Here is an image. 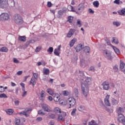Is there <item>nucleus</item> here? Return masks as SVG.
<instances>
[{"label": "nucleus", "mask_w": 125, "mask_h": 125, "mask_svg": "<svg viewBox=\"0 0 125 125\" xmlns=\"http://www.w3.org/2000/svg\"><path fill=\"white\" fill-rule=\"evenodd\" d=\"M84 79H85L84 80L81 78L80 83L83 95L86 97L88 94V86L91 84V78L86 77Z\"/></svg>", "instance_id": "1"}, {"label": "nucleus", "mask_w": 125, "mask_h": 125, "mask_svg": "<svg viewBox=\"0 0 125 125\" xmlns=\"http://www.w3.org/2000/svg\"><path fill=\"white\" fill-rule=\"evenodd\" d=\"M13 21L17 25H21V24H23L24 22L23 18L19 14H16L14 16Z\"/></svg>", "instance_id": "2"}, {"label": "nucleus", "mask_w": 125, "mask_h": 125, "mask_svg": "<svg viewBox=\"0 0 125 125\" xmlns=\"http://www.w3.org/2000/svg\"><path fill=\"white\" fill-rule=\"evenodd\" d=\"M66 102L68 105H69V108H72V107H74L75 105H76V99L74 98L73 97H71L68 98Z\"/></svg>", "instance_id": "3"}, {"label": "nucleus", "mask_w": 125, "mask_h": 125, "mask_svg": "<svg viewBox=\"0 0 125 125\" xmlns=\"http://www.w3.org/2000/svg\"><path fill=\"white\" fill-rule=\"evenodd\" d=\"M9 15L6 13H3L0 15V21H6V20H9Z\"/></svg>", "instance_id": "4"}, {"label": "nucleus", "mask_w": 125, "mask_h": 125, "mask_svg": "<svg viewBox=\"0 0 125 125\" xmlns=\"http://www.w3.org/2000/svg\"><path fill=\"white\" fill-rule=\"evenodd\" d=\"M103 54L105 58H106V59H108V60H112V59H113V57H112L111 52H110V51L107 50H104L103 51Z\"/></svg>", "instance_id": "5"}, {"label": "nucleus", "mask_w": 125, "mask_h": 125, "mask_svg": "<svg viewBox=\"0 0 125 125\" xmlns=\"http://www.w3.org/2000/svg\"><path fill=\"white\" fill-rule=\"evenodd\" d=\"M32 110L33 109L32 108L26 109L25 111L20 112V115H24L25 117H29Z\"/></svg>", "instance_id": "6"}, {"label": "nucleus", "mask_w": 125, "mask_h": 125, "mask_svg": "<svg viewBox=\"0 0 125 125\" xmlns=\"http://www.w3.org/2000/svg\"><path fill=\"white\" fill-rule=\"evenodd\" d=\"M0 6L1 8H6L8 6L7 0H0Z\"/></svg>", "instance_id": "7"}, {"label": "nucleus", "mask_w": 125, "mask_h": 125, "mask_svg": "<svg viewBox=\"0 0 125 125\" xmlns=\"http://www.w3.org/2000/svg\"><path fill=\"white\" fill-rule=\"evenodd\" d=\"M102 85L104 90H109V89H110V85L109 84V82L108 81H104L102 83Z\"/></svg>", "instance_id": "8"}, {"label": "nucleus", "mask_w": 125, "mask_h": 125, "mask_svg": "<svg viewBox=\"0 0 125 125\" xmlns=\"http://www.w3.org/2000/svg\"><path fill=\"white\" fill-rule=\"evenodd\" d=\"M67 116V113L65 112H62L61 114L58 116V121H62L63 122L65 121V117Z\"/></svg>", "instance_id": "9"}, {"label": "nucleus", "mask_w": 125, "mask_h": 125, "mask_svg": "<svg viewBox=\"0 0 125 125\" xmlns=\"http://www.w3.org/2000/svg\"><path fill=\"white\" fill-rule=\"evenodd\" d=\"M110 95H107L104 100V104L106 106H111V104H110Z\"/></svg>", "instance_id": "10"}, {"label": "nucleus", "mask_w": 125, "mask_h": 125, "mask_svg": "<svg viewBox=\"0 0 125 125\" xmlns=\"http://www.w3.org/2000/svg\"><path fill=\"white\" fill-rule=\"evenodd\" d=\"M118 121L125 125V117L123 114L118 115Z\"/></svg>", "instance_id": "11"}, {"label": "nucleus", "mask_w": 125, "mask_h": 125, "mask_svg": "<svg viewBox=\"0 0 125 125\" xmlns=\"http://www.w3.org/2000/svg\"><path fill=\"white\" fill-rule=\"evenodd\" d=\"M14 123L16 125H22L24 124L23 122H22V119H20V118H16Z\"/></svg>", "instance_id": "12"}, {"label": "nucleus", "mask_w": 125, "mask_h": 125, "mask_svg": "<svg viewBox=\"0 0 125 125\" xmlns=\"http://www.w3.org/2000/svg\"><path fill=\"white\" fill-rule=\"evenodd\" d=\"M83 45L82 43L78 44L75 47L76 52H80V51H81V50H82L83 48Z\"/></svg>", "instance_id": "13"}, {"label": "nucleus", "mask_w": 125, "mask_h": 125, "mask_svg": "<svg viewBox=\"0 0 125 125\" xmlns=\"http://www.w3.org/2000/svg\"><path fill=\"white\" fill-rule=\"evenodd\" d=\"M76 30L74 29H70L67 34L66 37L67 38H71L73 35L75 33Z\"/></svg>", "instance_id": "14"}, {"label": "nucleus", "mask_w": 125, "mask_h": 125, "mask_svg": "<svg viewBox=\"0 0 125 125\" xmlns=\"http://www.w3.org/2000/svg\"><path fill=\"white\" fill-rule=\"evenodd\" d=\"M83 11V6H81V5H79V7L78 9V11L76 12V14L81 15Z\"/></svg>", "instance_id": "15"}, {"label": "nucleus", "mask_w": 125, "mask_h": 125, "mask_svg": "<svg viewBox=\"0 0 125 125\" xmlns=\"http://www.w3.org/2000/svg\"><path fill=\"white\" fill-rule=\"evenodd\" d=\"M42 108L43 109L45 112H50V109H49V106L46 104H43L42 105Z\"/></svg>", "instance_id": "16"}, {"label": "nucleus", "mask_w": 125, "mask_h": 125, "mask_svg": "<svg viewBox=\"0 0 125 125\" xmlns=\"http://www.w3.org/2000/svg\"><path fill=\"white\" fill-rule=\"evenodd\" d=\"M117 111L118 115H123V113L125 112V109H124V108L119 107V108L117 109Z\"/></svg>", "instance_id": "17"}, {"label": "nucleus", "mask_w": 125, "mask_h": 125, "mask_svg": "<svg viewBox=\"0 0 125 125\" xmlns=\"http://www.w3.org/2000/svg\"><path fill=\"white\" fill-rule=\"evenodd\" d=\"M120 68L123 72L125 71V64L122 61L120 62Z\"/></svg>", "instance_id": "18"}, {"label": "nucleus", "mask_w": 125, "mask_h": 125, "mask_svg": "<svg viewBox=\"0 0 125 125\" xmlns=\"http://www.w3.org/2000/svg\"><path fill=\"white\" fill-rule=\"evenodd\" d=\"M86 61H85L83 59H81L80 61V65L81 66V67H85L86 66V65H87V64H86Z\"/></svg>", "instance_id": "19"}, {"label": "nucleus", "mask_w": 125, "mask_h": 125, "mask_svg": "<svg viewBox=\"0 0 125 125\" xmlns=\"http://www.w3.org/2000/svg\"><path fill=\"white\" fill-rule=\"evenodd\" d=\"M26 40H27V37H26V36H19V41H20V42H26Z\"/></svg>", "instance_id": "20"}, {"label": "nucleus", "mask_w": 125, "mask_h": 125, "mask_svg": "<svg viewBox=\"0 0 125 125\" xmlns=\"http://www.w3.org/2000/svg\"><path fill=\"white\" fill-rule=\"evenodd\" d=\"M36 79L34 78V77H32L30 81V84H32L33 86H35L36 85Z\"/></svg>", "instance_id": "21"}, {"label": "nucleus", "mask_w": 125, "mask_h": 125, "mask_svg": "<svg viewBox=\"0 0 125 125\" xmlns=\"http://www.w3.org/2000/svg\"><path fill=\"white\" fill-rule=\"evenodd\" d=\"M60 100V96L58 94H56L55 96H54V101L55 102H59Z\"/></svg>", "instance_id": "22"}, {"label": "nucleus", "mask_w": 125, "mask_h": 125, "mask_svg": "<svg viewBox=\"0 0 125 125\" xmlns=\"http://www.w3.org/2000/svg\"><path fill=\"white\" fill-rule=\"evenodd\" d=\"M76 42L77 39H73L69 42V46H70V47H72V46H74V44H75V42Z\"/></svg>", "instance_id": "23"}, {"label": "nucleus", "mask_w": 125, "mask_h": 125, "mask_svg": "<svg viewBox=\"0 0 125 125\" xmlns=\"http://www.w3.org/2000/svg\"><path fill=\"white\" fill-rule=\"evenodd\" d=\"M118 14L119 15H122V16H125V8H123L121 10L118 11Z\"/></svg>", "instance_id": "24"}, {"label": "nucleus", "mask_w": 125, "mask_h": 125, "mask_svg": "<svg viewBox=\"0 0 125 125\" xmlns=\"http://www.w3.org/2000/svg\"><path fill=\"white\" fill-rule=\"evenodd\" d=\"M83 51L85 52V53H89L90 51V48H89L88 46H83Z\"/></svg>", "instance_id": "25"}, {"label": "nucleus", "mask_w": 125, "mask_h": 125, "mask_svg": "<svg viewBox=\"0 0 125 125\" xmlns=\"http://www.w3.org/2000/svg\"><path fill=\"white\" fill-rule=\"evenodd\" d=\"M112 48L116 54H121V51L119 49L114 46H112Z\"/></svg>", "instance_id": "26"}, {"label": "nucleus", "mask_w": 125, "mask_h": 125, "mask_svg": "<svg viewBox=\"0 0 125 125\" xmlns=\"http://www.w3.org/2000/svg\"><path fill=\"white\" fill-rule=\"evenodd\" d=\"M78 109L79 111L80 112H83V111H84L85 110V106L83 105H80L78 107Z\"/></svg>", "instance_id": "27"}, {"label": "nucleus", "mask_w": 125, "mask_h": 125, "mask_svg": "<svg viewBox=\"0 0 125 125\" xmlns=\"http://www.w3.org/2000/svg\"><path fill=\"white\" fill-rule=\"evenodd\" d=\"M79 74H80V76L81 77V80H80V83L82 81V79H84L85 77V76H84V73L83 72V71H80L79 72Z\"/></svg>", "instance_id": "28"}, {"label": "nucleus", "mask_w": 125, "mask_h": 125, "mask_svg": "<svg viewBox=\"0 0 125 125\" xmlns=\"http://www.w3.org/2000/svg\"><path fill=\"white\" fill-rule=\"evenodd\" d=\"M68 8L69 9V11H71L72 12H77V11H76V10H75V8H74V7L71 5H69L68 6Z\"/></svg>", "instance_id": "29"}, {"label": "nucleus", "mask_w": 125, "mask_h": 125, "mask_svg": "<svg viewBox=\"0 0 125 125\" xmlns=\"http://www.w3.org/2000/svg\"><path fill=\"white\" fill-rule=\"evenodd\" d=\"M46 91H47V93L50 94V95H53V94H54V91H53V90H52V89H51L50 88H48L46 90Z\"/></svg>", "instance_id": "30"}, {"label": "nucleus", "mask_w": 125, "mask_h": 125, "mask_svg": "<svg viewBox=\"0 0 125 125\" xmlns=\"http://www.w3.org/2000/svg\"><path fill=\"white\" fill-rule=\"evenodd\" d=\"M0 51L1 52H7L8 51V49L6 47H2L0 49Z\"/></svg>", "instance_id": "31"}, {"label": "nucleus", "mask_w": 125, "mask_h": 125, "mask_svg": "<svg viewBox=\"0 0 125 125\" xmlns=\"http://www.w3.org/2000/svg\"><path fill=\"white\" fill-rule=\"evenodd\" d=\"M58 13L59 14L58 16V18H61V16L64 14V11L63 10H59Z\"/></svg>", "instance_id": "32"}, {"label": "nucleus", "mask_w": 125, "mask_h": 125, "mask_svg": "<svg viewBox=\"0 0 125 125\" xmlns=\"http://www.w3.org/2000/svg\"><path fill=\"white\" fill-rule=\"evenodd\" d=\"M54 112L55 113H60V114H61V113H62V111H61V109H60V108H59V107L55 108L54 109Z\"/></svg>", "instance_id": "33"}, {"label": "nucleus", "mask_w": 125, "mask_h": 125, "mask_svg": "<svg viewBox=\"0 0 125 125\" xmlns=\"http://www.w3.org/2000/svg\"><path fill=\"white\" fill-rule=\"evenodd\" d=\"M93 4L95 7L98 8L99 7V2L97 0H96L93 2Z\"/></svg>", "instance_id": "34"}, {"label": "nucleus", "mask_w": 125, "mask_h": 125, "mask_svg": "<svg viewBox=\"0 0 125 125\" xmlns=\"http://www.w3.org/2000/svg\"><path fill=\"white\" fill-rule=\"evenodd\" d=\"M7 114H8V115H11L12 114H13L14 110H13V109H7V110L6 111Z\"/></svg>", "instance_id": "35"}, {"label": "nucleus", "mask_w": 125, "mask_h": 125, "mask_svg": "<svg viewBox=\"0 0 125 125\" xmlns=\"http://www.w3.org/2000/svg\"><path fill=\"white\" fill-rule=\"evenodd\" d=\"M49 69L48 68H45V69H43V73L44 75H49Z\"/></svg>", "instance_id": "36"}, {"label": "nucleus", "mask_w": 125, "mask_h": 125, "mask_svg": "<svg viewBox=\"0 0 125 125\" xmlns=\"http://www.w3.org/2000/svg\"><path fill=\"white\" fill-rule=\"evenodd\" d=\"M45 96H46V95L45 94V92H44V91L43 90H42L41 93V98H45Z\"/></svg>", "instance_id": "37"}, {"label": "nucleus", "mask_w": 125, "mask_h": 125, "mask_svg": "<svg viewBox=\"0 0 125 125\" xmlns=\"http://www.w3.org/2000/svg\"><path fill=\"white\" fill-rule=\"evenodd\" d=\"M113 70L115 72H118V71H119V66L118 65L116 64L113 66Z\"/></svg>", "instance_id": "38"}, {"label": "nucleus", "mask_w": 125, "mask_h": 125, "mask_svg": "<svg viewBox=\"0 0 125 125\" xmlns=\"http://www.w3.org/2000/svg\"><path fill=\"white\" fill-rule=\"evenodd\" d=\"M112 105H117L118 103H119V101L118 100L113 99L112 101Z\"/></svg>", "instance_id": "39"}, {"label": "nucleus", "mask_w": 125, "mask_h": 125, "mask_svg": "<svg viewBox=\"0 0 125 125\" xmlns=\"http://www.w3.org/2000/svg\"><path fill=\"white\" fill-rule=\"evenodd\" d=\"M49 118H50V119H55V118H56V115H55V114H53V113H50V114H49Z\"/></svg>", "instance_id": "40"}, {"label": "nucleus", "mask_w": 125, "mask_h": 125, "mask_svg": "<svg viewBox=\"0 0 125 125\" xmlns=\"http://www.w3.org/2000/svg\"><path fill=\"white\" fill-rule=\"evenodd\" d=\"M113 42H114L116 44L119 43V41L118 40V38H116L115 37L112 38Z\"/></svg>", "instance_id": "41"}, {"label": "nucleus", "mask_w": 125, "mask_h": 125, "mask_svg": "<svg viewBox=\"0 0 125 125\" xmlns=\"http://www.w3.org/2000/svg\"><path fill=\"white\" fill-rule=\"evenodd\" d=\"M73 20H74V18L73 17H68V22H69V23H72L73 22Z\"/></svg>", "instance_id": "42"}, {"label": "nucleus", "mask_w": 125, "mask_h": 125, "mask_svg": "<svg viewBox=\"0 0 125 125\" xmlns=\"http://www.w3.org/2000/svg\"><path fill=\"white\" fill-rule=\"evenodd\" d=\"M59 51L58 50H57V49H55L54 51V53L55 54V55H57V56H59L60 53H59Z\"/></svg>", "instance_id": "43"}, {"label": "nucleus", "mask_w": 125, "mask_h": 125, "mask_svg": "<svg viewBox=\"0 0 125 125\" xmlns=\"http://www.w3.org/2000/svg\"><path fill=\"white\" fill-rule=\"evenodd\" d=\"M33 78L34 79H35V80H38V78L39 77V74H38V73H33Z\"/></svg>", "instance_id": "44"}, {"label": "nucleus", "mask_w": 125, "mask_h": 125, "mask_svg": "<svg viewBox=\"0 0 125 125\" xmlns=\"http://www.w3.org/2000/svg\"><path fill=\"white\" fill-rule=\"evenodd\" d=\"M8 97L6 96V94L4 93L0 94V98H7Z\"/></svg>", "instance_id": "45"}, {"label": "nucleus", "mask_w": 125, "mask_h": 125, "mask_svg": "<svg viewBox=\"0 0 125 125\" xmlns=\"http://www.w3.org/2000/svg\"><path fill=\"white\" fill-rule=\"evenodd\" d=\"M113 24L114 26H116V27H119V26H120V25H121V24H120V22H119L118 21H113Z\"/></svg>", "instance_id": "46"}, {"label": "nucleus", "mask_w": 125, "mask_h": 125, "mask_svg": "<svg viewBox=\"0 0 125 125\" xmlns=\"http://www.w3.org/2000/svg\"><path fill=\"white\" fill-rule=\"evenodd\" d=\"M76 112H77V109L76 108L73 109L71 112V116H75L76 115Z\"/></svg>", "instance_id": "47"}, {"label": "nucleus", "mask_w": 125, "mask_h": 125, "mask_svg": "<svg viewBox=\"0 0 125 125\" xmlns=\"http://www.w3.org/2000/svg\"><path fill=\"white\" fill-rule=\"evenodd\" d=\"M48 52H50V53H52L53 52V47H50L47 50Z\"/></svg>", "instance_id": "48"}, {"label": "nucleus", "mask_w": 125, "mask_h": 125, "mask_svg": "<svg viewBox=\"0 0 125 125\" xmlns=\"http://www.w3.org/2000/svg\"><path fill=\"white\" fill-rule=\"evenodd\" d=\"M74 94L76 95V96H78V94L79 93V92L78 91V88H75L74 89Z\"/></svg>", "instance_id": "49"}, {"label": "nucleus", "mask_w": 125, "mask_h": 125, "mask_svg": "<svg viewBox=\"0 0 125 125\" xmlns=\"http://www.w3.org/2000/svg\"><path fill=\"white\" fill-rule=\"evenodd\" d=\"M63 94L64 96H68V95L69 94V93L68 91L65 90L63 92Z\"/></svg>", "instance_id": "50"}, {"label": "nucleus", "mask_w": 125, "mask_h": 125, "mask_svg": "<svg viewBox=\"0 0 125 125\" xmlns=\"http://www.w3.org/2000/svg\"><path fill=\"white\" fill-rule=\"evenodd\" d=\"M89 71H91V72H94V71H95V67H94V66L90 67Z\"/></svg>", "instance_id": "51"}, {"label": "nucleus", "mask_w": 125, "mask_h": 125, "mask_svg": "<svg viewBox=\"0 0 125 125\" xmlns=\"http://www.w3.org/2000/svg\"><path fill=\"white\" fill-rule=\"evenodd\" d=\"M22 91L23 92H22V97H25V96L27 95V91H26L25 90H22Z\"/></svg>", "instance_id": "52"}, {"label": "nucleus", "mask_w": 125, "mask_h": 125, "mask_svg": "<svg viewBox=\"0 0 125 125\" xmlns=\"http://www.w3.org/2000/svg\"><path fill=\"white\" fill-rule=\"evenodd\" d=\"M42 50V48L41 47H37L35 50L36 52H40Z\"/></svg>", "instance_id": "53"}, {"label": "nucleus", "mask_w": 125, "mask_h": 125, "mask_svg": "<svg viewBox=\"0 0 125 125\" xmlns=\"http://www.w3.org/2000/svg\"><path fill=\"white\" fill-rule=\"evenodd\" d=\"M37 122H42V117H39L36 119Z\"/></svg>", "instance_id": "54"}, {"label": "nucleus", "mask_w": 125, "mask_h": 125, "mask_svg": "<svg viewBox=\"0 0 125 125\" xmlns=\"http://www.w3.org/2000/svg\"><path fill=\"white\" fill-rule=\"evenodd\" d=\"M88 12L89 13H90V14H94V11H93L92 9L89 8L88 9Z\"/></svg>", "instance_id": "55"}, {"label": "nucleus", "mask_w": 125, "mask_h": 125, "mask_svg": "<svg viewBox=\"0 0 125 125\" xmlns=\"http://www.w3.org/2000/svg\"><path fill=\"white\" fill-rule=\"evenodd\" d=\"M20 85L22 87V90L24 91L25 90V84L24 83H20Z\"/></svg>", "instance_id": "56"}, {"label": "nucleus", "mask_w": 125, "mask_h": 125, "mask_svg": "<svg viewBox=\"0 0 125 125\" xmlns=\"http://www.w3.org/2000/svg\"><path fill=\"white\" fill-rule=\"evenodd\" d=\"M13 62H14V63H16V64L20 63L19 61H18V60H17V59H16V58L13 59Z\"/></svg>", "instance_id": "57"}, {"label": "nucleus", "mask_w": 125, "mask_h": 125, "mask_svg": "<svg viewBox=\"0 0 125 125\" xmlns=\"http://www.w3.org/2000/svg\"><path fill=\"white\" fill-rule=\"evenodd\" d=\"M51 6H52V3L51 1L47 2V7H51Z\"/></svg>", "instance_id": "58"}, {"label": "nucleus", "mask_w": 125, "mask_h": 125, "mask_svg": "<svg viewBox=\"0 0 125 125\" xmlns=\"http://www.w3.org/2000/svg\"><path fill=\"white\" fill-rule=\"evenodd\" d=\"M39 115H45V113L42 112V110H40L38 112Z\"/></svg>", "instance_id": "59"}, {"label": "nucleus", "mask_w": 125, "mask_h": 125, "mask_svg": "<svg viewBox=\"0 0 125 125\" xmlns=\"http://www.w3.org/2000/svg\"><path fill=\"white\" fill-rule=\"evenodd\" d=\"M14 103H15V104L16 105V106H19L20 102L18 100H16L14 101Z\"/></svg>", "instance_id": "60"}, {"label": "nucleus", "mask_w": 125, "mask_h": 125, "mask_svg": "<svg viewBox=\"0 0 125 125\" xmlns=\"http://www.w3.org/2000/svg\"><path fill=\"white\" fill-rule=\"evenodd\" d=\"M77 25H79V27H82V23H81V20H77Z\"/></svg>", "instance_id": "61"}, {"label": "nucleus", "mask_w": 125, "mask_h": 125, "mask_svg": "<svg viewBox=\"0 0 125 125\" xmlns=\"http://www.w3.org/2000/svg\"><path fill=\"white\" fill-rule=\"evenodd\" d=\"M17 75H18L19 76H20L21 75H22V74H23V71H19L17 73Z\"/></svg>", "instance_id": "62"}, {"label": "nucleus", "mask_w": 125, "mask_h": 125, "mask_svg": "<svg viewBox=\"0 0 125 125\" xmlns=\"http://www.w3.org/2000/svg\"><path fill=\"white\" fill-rule=\"evenodd\" d=\"M114 3H116V4H120V0H115L114 1Z\"/></svg>", "instance_id": "63"}, {"label": "nucleus", "mask_w": 125, "mask_h": 125, "mask_svg": "<svg viewBox=\"0 0 125 125\" xmlns=\"http://www.w3.org/2000/svg\"><path fill=\"white\" fill-rule=\"evenodd\" d=\"M49 125H54V122H53V121H50V122L49 123Z\"/></svg>", "instance_id": "64"}]
</instances>
